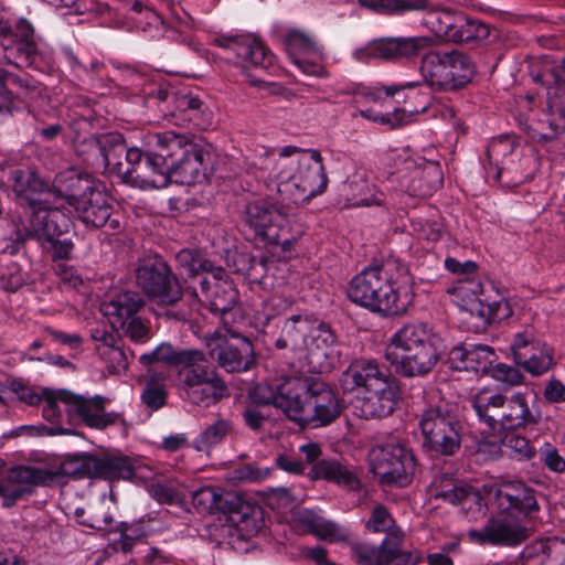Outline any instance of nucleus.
<instances>
[{"label": "nucleus", "mask_w": 565, "mask_h": 565, "mask_svg": "<svg viewBox=\"0 0 565 565\" xmlns=\"http://www.w3.org/2000/svg\"><path fill=\"white\" fill-rule=\"evenodd\" d=\"M252 166L267 172V188L281 202L300 204L321 194L328 185L322 157L318 150H305L287 146L276 154L274 150L260 148Z\"/></svg>", "instance_id": "f257e3e1"}, {"label": "nucleus", "mask_w": 565, "mask_h": 565, "mask_svg": "<svg viewBox=\"0 0 565 565\" xmlns=\"http://www.w3.org/2000/svg\"><path fill=\"white\" fill-rule=\"evenodd\" d=\"M349 299L384 316L405 313L414 301L407 268L397 260L370 266L358 274L348 289Z\"/></svg>", "instance_id": "f03ea898"}, {"label": "nucleus", "mask_w": 565, "mask_h": 565, "mask_svg": "<svg viewBox=\"0 0 565 565\" xmlns=\"http://www.w3.org/2000/svg\"><path fill=\"white\" fill-rule=\"evenodd\" d=\"M441 339L426 323H408L390 339L385 359L404 377L429 374L441 358Z\"/></svg>", "instance_id": "7ed1b4c3"}, {"label": "nucleus", "mask_w": 565, "mask_h": 565, "mask_svg": "<svg viewBox=\"0 0 565 565\" xmlns=\"http://www.w3.org/2000/svg\"><path fill=\"white\" fill-rule=\"evenodd\" d=\"M527 392L511 395L484 387L471 397V405L478 419L493 433L515 430L539 422L529 404Z\"/></svg>", "instance_id": "20e7f679"}, {"label": "nucleus", "mask_w": 565, "mask_h": 565, "mask_svg": "<svg viewBox=\"0 0 565 565\" xmlns=\"http://www.w3.org/2000/svg\"><path fill=\"white\" fill-rule=\"evenodd\" d=\"M183 139H178L174 131L150 134L147 143L152 149L147 151L146 159L136 164L132 172L122 170L115 157L110 156L113 164L117 166L120 173L126 174L127 183L140 189H162L171 182L172 164L169 157L172 153H181Z\"/></svg>", "instance_id": "39448f33"}, {"label": "nucleus", "mask_w": 565, "mask_h": 565, "mask_svg": "<svg viewBox=\"0 0 565 565\" xmlns=\"http://www.w3.org/2000/svg\"><path fill=\"white\" fill-rule=\"evenodd\" d=\"M419 72L429 87L455 90L470 82L475 65L468 55L459 51H429L422 58Z\"/></svg>", "instance_id": "423d86ee"}, {"label": "nucleus", "mask_w": 565, "mask_h": 565, "mask_svg": "<svg viewBox=\"0 0 565 565\" xmlns=\"http://www.w3.org/2000/svg\"><path fill=\"white\" fill-rule=\"evenodd\" d=\"M418 427L428 451L452 456L460 449L461 423L444 405L426 406L419 415Z\"/></svg>", "instance_id": "0eeeda50"}, {"label": "nucleus", "mask_w": 565, "mask_h": 565, "mask_svg": "<svg viewBox=\"0 0 565 565\" xmlns=\"http://www.w3.org/2000/svg\"><path fill=\"white\" fill-rule=\"evenodd\" d=\"M14 226V238L0 242V256L17 255L22 244L31 238H41L58 236L68 231L71 226L70 217L63 211L45 212L38 210L33 215L23 218L15 216L12 218ZM3 262V258H0Z\"/></svg>", "instance_id": "6e6552de"}, {"label": "nucleus", "mask_w": 565, "mask_h": 565, "mask_svg": "<svg viewBox=\"0 0 565 565\" xmlns=\"http://www.w3.org/2000/svg\"><path fill=\"white\" fill-rule=\"evenodd\" d=\"M186 370H179L180 388L185 399L200 407H210L228 395L225 382L207 365L205 354Z\"/></svg>", "instance_id": "1a4fd4ad"}, {"label": "nucleus", "mask_w": 565, "mask_h": 565, "mask_svg": "<svg viewBox=\"0 0 565 565\" xmlns=\"http://www.w3.org/2000/svg\"><path fill=\"white\" fill-rule=\"evenodd\" d=\"M192 500L194 505L203 510L225 511L228 509L230 520L246 536L257 534L262 527L260 509L242 501L232 493L222 494L215 488L203 487L193 492Z\"/></svg>", "instance_id": "9d476101"}, {"label": "nucleus", "mask_w": 565, "mask_h": 565, "mask_svg": "<svg viewBox=\"0 0 565 565\" xmlns=\"http://www.w3.org/2000/svg\"><path fill=\"white\" fill-rule=\"evenodd\" d=\"M369 460L371 471L384 484L406 486L415 469L412 451L397 440L373 447Z\"/></svg>", "instance_id": "9b49d317"}, {"label": "nucleus", "mask_w": 565, "mask_h": 565, "mask_svg": "<svg viewBox=\"0 0 565 565\" xmlns=\"http://www.w3.org/2000/svg\"><path fill=\"white\" fill-rule=\"evenodd\" d=\"M210 356L226 372H243L254 363L252 342L226 327L205 337Z\"/></svg>", "instance_id": "f8f14e48"}, {"label": "nucleus", "mask_w": 565, "mask_h": 565, "mask_svg": "<svg viewBox=\"0 0 565 565\" xmlns=\"http://www.w3.org/2000/svg\"><path fill=\"white\" fill-rule=\"evenodd\" d=\"M426 24L438 36L457 43H482L491 33V26L483 21L449 9L430 11Z\"/></svg>", "instance_id": "ddd939ff"}, {"label": "nucleus", "mask_w": 565, "mask_h": 565, "mask_svg": "<svg viewBox=\"0 0 565 565\" xmlns=\"http://www.w3.org/2000/svg\"><path fill=\"white\" fill-rule=\"evenodd\" d=\"M136 279L145 294L161 305H174L182 298L179 280L162 257L142 259L136 270Z\"/></svg>", "instance_id": "4468645a"}, {"label": "nucleus", "mask_w": 565, "mask_h": 565, "mask_svg": "<svg viewBox=\"0 0 565 565\" xmlns=\"http://www.w3.org/2000/svg\"><path fill=\"white\" fill-rule=\"evenodd\" d=\"M530 527L523 519L513 518L508 513L490 518L480 530L467 532L470 542L479 545L513 547L530 537Z\"/></svg>", "instance_id": "2eb2a0df"}, {"label": "nucleus", "mask_w": 565, "mask_h": 565, "mask_svg": "<svg viewBox=\"0 0 565 565\" xmlns=\"http://www.w3.org/2000/svg\"><path fill=\"white\" fill-rule=\"evenodd\" d=\"M511 351L515 362L534 376H540L554 365L553 349L541 341L533 327H525L514 334Z\"/></svg>", "instance_id": "dca6fc26"}, {"label": "nucleus", "mask_w": 565, "mask_h": 565, "mask_svg": "<svg viewBox=\"0 0 565 565\" xmlns=\"http://www.w3.org/2000/svg\"><path fill=\"white\" fill-rule=\"evenodd\" d=\"M177 138L184 142L181 143V153L174 152L169 157V162L173 166L171 181L184 185L203 182L206 179L210 152L193 143L186 136L177 134Z\"/></svg>", "instance_id": "f3484780"}, {"label": "nucleus", "mask_w": 565, "mask_h": 565, "mask_svg": "<svg viewBox=\"0 0 565 565\" xmlns=\"http://www.w3.org/2000/svg\"><path fill=\"white\" fill-rule=\"evenodd\" d=\"M342 409L338 394L329 384L316 379L299 424H310L313 427L328 426L339 418Z\"/></svg>", "instance_id": "a211bd4d"}, {"label": "nucleus", "mask_w": 565, "mask_h": 565, "mask_svg": "<svg viewBox=\"0 0 565 565\" xmlns=\"http://www.w3.org/2000/svg\"><path fill=\"white\" fill-rule=\"evenodd\" d=\"M285 47L292 63L306 75L323 76L322 47L306 32L290 30L285 34Z\"/></svg>", "instance_id": "6ab92c4d"}, {"label": "nucleus", "mask_w": 565, "mask_h": 565, "mask_svg": "<svg viewBox=\"0 0 565 565\" xmlns=\"http://www.w3.org/2000/svg\"><path fill=\"white\" fill-rule=\"evenodd\" d=\"M9 180L21 204H26L30 209L26 217L33 215L38 210H44L45 212L62 211L60 206H50L49 199L42 198L43 195H50L51 189L35 171L31 169H13L9 173Z\"/></svg>", "instance_id": "aec40b11"}, {"label": "nucleus", "mask_w": 565, "mask_h": 565, "mask_svg": "<svg viewBox=\"0 0 565 565\" xmlns=\"http://www.w3.org/2000/svg\"><path fill=\"white\" fill-rule=\"evenodd\" d=\"M63 395L68 401L71 417L78 418L89 428L103 430L118 423L125 424L120 413L106 412V405L109 403V399L104 396L84 397L73 393Z\"/></svg>", "instance_id": "412c9836"}, {"label": "nucleus", "mask_w": 565, "mask_h": 565, "mask_svg": "<svg viewBox=\"0 0 565 565\" xmlns=\"http://www.w3.org/2000/svg\"><path fill=\"white\" fill-rule=\"evenodd\" d=\"M52 478L49 471L31 467L17 466L11 468L0 480V497L2 505L13 507L20 499L31 494L39 484H44Z\"/></svg>", "instance_id": "4be33fe9"}, {"label": "nucleus", "mask_w": 565, "mask_h": 565, "mask_svg": "<svg viewBox=\"0 0 565 565\" xmlns=\"http://www.w3.org/2000/svg\"><path fill=\"white\" fill-rule=\"evenodd\" d=\"M335 337L324 323H316L302 349L305 366L310 373L329 372L333 365Z\"/></svg>", "instance_id": "5701e85b"}, {"label": "nucleus", "mask_w": 565, "mask_h": 565, "mask_svg": "<svg viewBox=\"0 0 565 565\" xmlns=\"http://www.w3.org/2000/svg\"><path fill=\"white\" fill-rule=\"evenodd\" d=\"M405 164L408 175L403 177L402 186L409 195L417 198L430 196L441 186L444 174L438 162L420 158L418 161L406 160Z\"/></svg>", "instance_id": "b1692460"}, {"label": "nucleus", "mask_w": 565, "mask_h": 565, "mask_svg": "<svg viewBox=\"0 0 565 565\" xmlns=\"http://www.w3.org/2000/svg\"><path fill=\"white\" fill-rule=\"evenodd\" d=\"M390 371L373 359H356L351 362L340 376V385L345 392L356 388L371 391L393 380Z\"/></svg>", "instance_id": "393cba45"}, {"label": "nucleus", "mask_w": 565, "mask_h": 565, "mask_svg": "<svg viewBox=\"0 0 565 565\" xmlns=\"http://www.w3.org/2000/svg\"><path fill=\"white\" fill-rule=\"evenodd\" d=\"M315 377L289 376L277 384L276 407L296 423H300Z\"/></svg>", "instance_id": "a878e982"}, {"label": "nucleus", "mask_w": 565, "mask_h": 565, "mask_svg": "<svg viewBox=\"0 0 565 565\" xmlns=\"http://www.w3.org/2000/svg\"><path fill=\"white\" fill-rule=\"evenodd\" d=\"M433 44L430 36L388 38L373 42L367 54L382 60L412 58L428 53Z\"/></svg>", "instance_id": "bb28decb"}, {"label": "nucleus", "mask_w": 565, "mask_h": 565, "mask_svg": "<svg viewBox=\"0 0 565 565\" xmlns=\"http://www.w3.org/2000/svg\"><path fill=\"white\" fill-rule=\"evenodd\" d=\"M90 145L95 147L102 156L105 167L122 182L127 183V175L119 172L117 166L110 161V156H114L116 162L120 163L122 170H130L132 172L136 164L140 163L143 153L138 148H127L119 136L104 137L102 139H92Z\"/></svg>", "instance_id": "cd10ccee"}, {"label": "nucleus", "mask_w": 565, "mask_h": 565, "mask_svg": "<svg viewBox=\"0 0 565 565\" xmlns=\"http://www.w3.org/2000/svg\"><path fill=\"white\" fill-rule=\"evenodd\" d=\"M494 500L501 513L512 515L513 512H518L523 515L524 521L532 512L539 510L533 489L521 481L502 484L495 491Z\"/></svg>", "instance_id": "c85d7f7f"}, {"label": "nucleus", "mask_w": 565, "mask_h": 565, "mask_svg": "<svg viewBox=\"0 0 565 565\" xmlns=\"http://www.w3.org/2000/svg\"><path fill=\"white\" fill-rule=\"evenodd\" d=\"M367 395L355 406L361 418H382L391 415L398 402V386L393 379L381 386L366 391Z\"/></svg>", "instance_id": "c756f323"}, {"label": "nucleus", "mask_w": 565, "mask_h": 565, "mask_svg": "<svg viewBox=\"0 0 565 565\" xmlns=\"http://www.w3.org/2000/svg\"><path fill=\"white\" fill-rule=\"evenodd\" d=\"M214 43L232 51L239 60L254 66L268 67L274 62L271 52L250 35L220 36Z\"/></svg>", "instance_id": "7c9ffc66"}, {"label": "nucleus", "mask_w": 565, "mask_h": 565, "mask_svg": "<svg viewBox=\"0 0 565 565\" xmlns=\"http://www.w3.org/2000/svg\"><path fill=\"white\" fill-rule=\"evenodd\" d=\"M497 360L494 350L489 345L469 344L455 347L449 352V362L458 371H471L476 374H486L492 370Z\"/></svg>", "instance_id": "2f4dec72"}, {"label": "nucleus", "mask_w": 565, "mask_h": 565, "mask_svg": "<svg viewBox=\"0 0 565 565\" xmlns=\"http://www.w3.org/2000/svg\"><path fill=\"white\" fill-rule=\"evenodd\" d=\"M244 220L257 236L274 241L278 237L277 228L282 226L285 216L276 205L255 201L246 206Z\"/></svg>", "instance_id": "473e14b6"}, {"label": "nucleus", "mask_w": 565, "mask_h": 565, "mask_svg": "<svg viewBox=\"0 0 565 565\" xmlns=\"http://www.w3.org/2000/svg\"><path fill=\"white\" fill-rule=\"evenodd\" d=\"M96 190L98 188L88 175L68 170L56 175L51 194L65 200L68 206L74 207L79 200Z\"/></svg>", "instance_id": "72a5a7b5"}, {"label": "nucleus", "mask_w": 565, "mask_h": 565, "mask_svg": "<svg viewBox=\"0 0 565 565\" xmlns=\"http://www.w3.org/2000/svg\"><path fill=\"white\" fill-rule=\"evenodd\" d=\"M93 338L97 342L95 350L99 358L106 363L109 373L121 374L126 372L129 360L134 354L132 352L127 353L121 340L115 334L105 331H96Z\"/></svg>", "instance_id": "f704fd0d"}, {"label": "nucleus", "mask_w": 565, "mask_h": 565, "mask_svg": "<svg viewBox=\"0 0 565 565\" xmlns=\"http://www.w3.org/2000/svg\"><path fill=\"white\" fill-rule=\"evenodd\" d=\"M313 480H326L348 491H356L361 482L355 471L337 459H322L316 462L309 472Z\"/></svg>", "instance_id": "c9c22d12"}, {"label": "nucleus", "mask_w": 565, "mask_h": 565, "mask_svg": "<svg viewBox=\"0 0 565 565\" xmlns=\"http://www.w3.org/2000/svg\"><path fill=\"white\" fill-rule=\"evenodd\" d=\"M143 299L137 291L127 290L115 295L110 300L102 303V311L109 317L114 328H124L127 320L142 308Z\"/></svg>", "instance_id": "e433bc0d"}, {"label": "nucleus", "mask_w": 565, "mask_h": 565, "mask_svg": "<svg viewBox=\"0 0 565 565\" xmlns=\"http://www.w3.org/2000/svg\"><path fill=\"white\" fill-rule=\"evenodd\" d=\"M146 469L141 466H136L128 457L122 456H107L104 458L97 457L96 477L108 481L115 480H130L138 481L148 478L145 475Z\"/></svg>", "instance_id": "4c0bfd02"}, {"label": "nucleus", "mask_w": 565, "mask_h": 565, "mask_svg": "<svg viewBox=\"0 0 565 565\" xmlns=\"http://www.w3.org/2000/svg\"><path fill=\"white\" fill-rule=\"evenodd\" d=\"M73 210L83 223L93 227L104 226L111 215L108 198L99 189L79 200Z\"/></svg>", "instance_id": "58836bf2"}, {"label": "nucleus", "mask_w": 565, "mask_h": 565, "mask_svg": "<svg viewBox=\"0 0 565 565\" xmlns=\"http://www.w3.org/2000/svg\"><path fill=\"white\" fill-rule=\"evenodd\" d=\"M4 58L18 67L44 70L47 60L36 42H2Z\"/></svg>", "instance_id": "ea45409f"}, {"label": "nucleus", "mask_w": 565, "mask_h": 565, "mask_svg": "<svg viewBox=\"0 0 565 565\" xmlns=\"http://www.w3.org/2000/svg\"><path fill=\"white\" fill-rule=\"evenodd\" d=\"M313 324L315 322L302 316H294L287 319L276 341V347L278 349H290L295 352L302 351Z\"/></svg>", "instance_id": "a19ab883"}, {"label": "nucleus", "mask_w": 565, "mask_h": 565, "mask_svg": "<svg viewBox=\"0 0 565 565\" xmlns=\"http://www.w3.org/2000/svg\"><path fill=\"white\" fill-rule=\"evenodd\" d=\"M530 138L540 143H546L557 139L565 131V118L558 117L547 108L526 125Z\"/></svg>", "instance_id": "79ce46f5"}, {"label": "nucleus", "mask_w": 565, "mask_h": 565, "mask_svg": "<svg viewBox=\"0 0 565 565\" xmlns=\"http://www.w3.org/2000/svg\"><path fill=\"white\" fill-rule=\"evenodd\" d=\"M75 518L78 524L93 529L102 534L113 533L116 520L109 507L104 501L89 505L87 509L75 510Z\"/></svg>", "instance_id": "37998d69"}, {"label": "nucleus", "mask_w": 565, "mask_h": 565, "mask_svg": "<svg viewBox=\"0 0 565 565\" xmlns=\"http://www.w3.org/2000/svg\"><path fill=\"white\" fill-rule=\"evenodd\" d=\"M31 468L41 469L49 471L52 475V478L45 482L43 486H46L55 480V478L60 475L70 476L74 478H84V477H96V468H97V457L95 456H76L70 458L61 463L58 470L53 471L42 467L30 466Z\"/></svg>", "instance_id": "c03bdc74"}, {"label": "nucleus", "mask_w": 565, "mask_h": 565, "mask_svg": "<svg viewBox=\"0 0 565 565\" xmlns=\"http://www.w3.org/2000/svg\"><path fill=\"white\" fill-rule=\"evenodd\" d=\"M0 86L12 95L31 99L41 94V84L26 74L0 72Z\"/></svg>", "instance_id": "a18cd8bd"}, {"label": "nucleus", "mask_w": 565, "mask_h": 565, "mask_svg": "<svg viewBox=\"0 0 565 565\" xmlns=\"http://www.w3.org/2000/svg\"><path fill=\"white\" fill-rule=\"evenodd\" d=\"M232 430L233 424L230 419L217 418L194 438L193 447L198 451L209 452L215 446L220 445Z\"/></svg>", "instance_id": "49530a36"}, {"label": "nucleus", "mask_w": 565, "mask_h": 565, "mask_svg": "<svg viewBox=\"0 0 565 565\" xmlns=\"http://www.w3.org/2000/svg\"><path fill=\"white\" fill-rule=\"evenodd\" d=\"M220 277L213 275L214 294L210 298L211 310L222 316L231 311L237 300V291L233 285L222 279L224 271L218 269Z\"/></svg>", "instance_id": "de8ad7c7"}, {"label": "nucleus", "mask_w": 565, "mask_h": 565, "mask_svg": "<svg viewBox=\"0 0 565 565\" xmlns=\"http://www.w3.org/2000/svg\"><path fill=\"white\" fill-rule=\"evenodd\" d=\"M347 186L356 206L380 205L383 202V193L377 191L372 192L364 173H354L348 179Z\"/></svg>", "instance_id": "09e8293b"}, {"label": "nucleus", "mask_w": 565, "mask_h": 565, "mask_svg": "<svg viewBox=\"0 0 565 565\" xmlns=\"http://www.w3.org/2000/svg\"><path fill=\"white\" fill-rule=\"evenodd\" d=\"M159 361L179 370L194 366L193 363L201 359L202 351L196 349L177 350L170 343H161L156 348Z\"/></svg>", "instance_id": "8fccbe9b"}, {"label": "nucleus", "mask_w": 565, "mask_h": 565, "mask_svg": "<svg viewBox=\"0 0 565 565\" xmlns=\"http://www.w3.org/2000/svg\"><path fill=\"white\" fill-rule=\"evenodd\" d=\"M391 540L392 534L386 535L379 546L370 543H352L350 545L351 557L360 565H381L390 553L386 548Z\"/></svg>", "instance_id": "3c124183"}, {"label": "nucleus", "mask_w": 565, "mask_h": 565, "mask_svg": "<svg viewBox=\"0 0 565 565\" xmlns=\"http://www.w3.org/2000/svg\"><path fill=\"white\" fill-rule=\"evenodd\" d=\"M362 7L375 11L404 12L412 10H431L430 0H359Z\"/></svg>", "instance_id": "603ef678"}, {"label": "nucleus", "mask_w": 565, "mask_h": 565, "mask_svg": "<svg viewBox=\"0 0 565 565\" xmlns=\"http://www.w3.org/2000/svg\"><path fill=\"white\" fill-rule=\"evenodd\" d=\"M403 533H393L386 551V559L381 565H418L422 559V553L418 550L403 551L401 544L403 542Z\"/></svg>", "instance_id": "864d4df0"}, {"label": "nucleus", "mask_w": 565, "mask_h": 565, "mask_svg": "<svg viewBox=\"0 0 565 565\" xmlns=\"http://www.w3.org/2000/svg\"><path fill=\"white\" fill-rule=\"evenodd\" d=\"M63 394H72L65 390H43V399L45 405L43 407V417L50 422L57 420L62 412H66L71 417V408L67 398Z\"/></svg>", "instance_id": "5fc2aeb1"}, {"label": "nucleus", "mask_w": 565, "mask_h": 565, "mask_svg": "<svg viewBox=\"0 0 565 565\" xmlns=\"http://www.w3.org/2000/svg\"><path fill=\"white\" fill-rule=\"evenodd\" d=\"M451 297V301L460 309L466 310L468 302L476 301L479 299L481 294V284L472 279L459 280L451 288L448 289Z\"/></svg>", "instance_id": "6e6d98bb"}, {"label": "nucleus", "mask_w": 565, "mask_h": 565, "mask_svg": "<svg viewBox=\"0 0 565 565\" xmlns=\"http://www.w3.org/2000/svg\"><path fill=\"white\" fill-rule=\"evenodd\" d=\"M367 531L372 533H403L395 524V521L387 508L383 504H376L372 511L369 520L365 523Z\"/></svg>", "instance_id": "4d7b16f0"}, {"label": "nucleus", "mask_w": 565, "mask_h": 565, "mask_svg": "<svg viewBox=\"0 0 565 565\" xmlns=\"http://www.w3.org/2000/svg\"><path fill=\"white\" fill-rule=\"evenodd\" d=\"M164 375H151L143 388L141 399L151 409L161 408L167 401Z\"/></svg>", "instance_id": "13d9d810"}, {"label": "nucleus", "mask_w": 565, "mask_h": 565, "mask_svg": "<svg viewBox=\"0 0 565 565\" xmlns=\"http://www.w3.org/2000/svg\"><path fill=\"white\" fill-rule=\"evenodd\" d=\"M114 533H119V540H115L111 544V548L115 552L128 553L132 550L135 543H137L143 533L140 526L137 524H128L125 522H117L113 530Z\"/></svg>", "instance_id": "bf43d9fd"}, {"label": "nucleus", "mask_w": 565, "mask_h": 565, "mask_svg": "<svg viewBox=\"0 0 565 565\" xmlns=\"http://www.w3.org/2000/svg\"><path fill=\"white\" fill-rule=\"evenodd\" d=\"M513 141L508 138L493 140L487 149V158L491 166L497 168L495 179H500L501 172L504 169V158L513 152Z\"/></svg>", "instance_id": "052dcab7"}, {"label": "nucleus", "mask_w": 565, "mask_h": 565, "mask_svg": "<svg viewBox=\"0 0 565 565\" xmlns=\"http://www.w3.org/2000/svg\"><path fill=\"white\" fill-rule=\"evenodd\" d=\"M64 56L77 76L86 75L90 78H100L103 76L104 70L106 68V65L103 61L93 58L88 63H84L83 61L78 60L72 51L68 50L64 52Z\"/></svg>", "instance_id": "680f3d73"}, {"label": "nucleus", "mask_w": 565, "mask_h": 565, "mask_svg": "<svg viewBox=\"0 0 565 565\" xmlns=\"http://www.w3.org/2000/svg\"><path fill=\"white\" fill-rule=\"evenodd\" d=\"M177 262L190 276L207 273L212 268V264L209 260L190 249L180 250L177 254Z\"/></svg>", "instance_id": "e2e57ef3"}, {"label": "nucleus", "mask_w": 565, "mask_h": 565, "mask_svg": "<svg viewBox=\"0 0 565 565\" xmlns=\"http://www.w3.org/2000/svg\"><path fill=\"white\" fill-rule=\"evenodd\" d=\"M120 81L122 86L127 89H131L135 94H151V92H147V85L150 81L146 78L143 74L139 71L130 67L124 66L119 70Z\"/></svg>", "instance_id": "0e129e2a"}, {"label": "nucleus", "mask_w": 565, "mask_h": 565, "mask_svg": "<svg viewBox=\"0 0 565 565\" xmlns=\"http://www.w3.org/2000/svg\"><path fill=\"white\" fill-rule=\"evenodd\" d=\"M6 266L1 274L2 288L8 292H15L26 282L28 275L15 262L8 263Z\"/></svg>", "instance_id": "69168bd1"}, {"label": "nucleus", "mask_w": 565, "mask_h": 565, "mask_svg": "<svg viewBox=\"0 0 565 565\" xmlns=\"http://www.w3.org/2000/svg\"><path fill=\"white\" fill-rule=\"evenodd\" d=\"M414 231L419 238L436 242L440 239L444 226L436 220H417L413 222Z\"/></svg>", "instance_id": "338daca9"}, {"label": "nucleus", "mask_w": 565, "mask_h": 565, "mask_svg": "<svg viewBox=\"0 0 565 565\" xmlns=\"http://www.w3.org/2000/svg\"><path fill=\"white\" fill-rule=\"evenodd\" d=\"M492 377L510 386L520 385L524 381V375L519 369L503 363H499L492 369Z\"/></svg>", "instance_id": "774afa93"}]
</instances>
